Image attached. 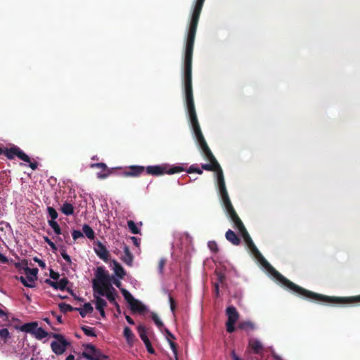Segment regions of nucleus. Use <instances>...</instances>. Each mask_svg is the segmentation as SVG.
Returning a JSON list of instances; mask_svg holds the SVG:
<instances>
[{
  "label": "nucleus",
  "instance_id": "nucleus-56",
  "mask_svg": "<svg viewBox=\"0 0 360 360\" xmlns=\"http://www.w3.org/2000/svg\"><path fill=\"white\" fill-rule=\"evenodd\" d=\"M98 311H99L101 315L104 317L105 316V311H104V309H97Z\"/></svg>",
  "mask_w": 360,
  "mask_h": 360
},
{
  "label": "nucleus",
  "instance_id": "nucleus-51",
  "mask_svg": "<svg viewBox=\"0 0 360 360\" xmlns=\"http://www.w3.org/2000/svg\"><path fill=\"white\" fill-rule=\"evenodd\" d=\"M169 302H170V307L171 310L174 311V302L172 297H169Z\"/></svg>",
  "mask_w": 360,
  "mask_h": 360
},
{
  "label": "nucleus",
  "instance_id": "nucleus-11",
  "mask_svg": "<svg viewBox=\"0 0 360 360\" xmlns=\"http://www.w3.org/2000/svg\"><path fill=\"white\" fill-rule=\"evenodd\" d=\"M2 153H4V155L9 160H12L15 157H18L19 159L26 162H30V157L16 146H13L10 148H6L4 150H3Z\"/></svg>",
  "mask_w": 360,
  "mask_h": 360
},
{
  "label": "nucleus",
  "instance_id": "nucleus-53",
  "mask_svg": "<svg viewBox=\"0 0 360 360\" xmlns=\"http://www.w3.org/2000/svg\"><path fill=\"white\" fill-rule=\"evenodd\" d=\"M126 320L129 324H131V325L134 324V321L129 316H126Z\"/></svg>",
  "mask_w": 360,
  "mask_h": 360
},
{
  "label": "nucleus",
  "instance_id": "nucleus-37",
  "mask_svg": "<svg viewBox=\"0 0 360 360\" xmlns=\"http://www.w3.org/2000/svg\"><path fill=\"white\" fill-rule=\"evenodd\" d=\"M187 173H197L198 174H202V170L198 167L196 165H192L188 169Z\"/></svg>",
  "mask_w": 360,
  "mask_h": 360
},
{
  "label": "nucleus",
  "instance_id": "nucleus-10",
  "mask_svg": "<svg viewBox=\"0 0 360 360\" xmlns=\"http://www.w3.org/2000/svg\"><path fill=\"white\" fill-rule=\"evenodd\" d=\"M226 314L228 317L226 324V330L229 333H233L236 329L234 325L239 318V314L233 306L228 307L226 310Z\"/></svg>",
  "mask_w": 360,
  "mask_h": 360
},
{
  "label": "nucleus",
  "instance_id": "nucleus-20",
  "mask_svg": "<svg viewBox=\"0 0 360 360\" xmlns=\"http://www.w3.org/2000/svg\"><path fill=\"white\" fill-rule=\"evenodd\" d=\"M122 260L127 264L131 266L133 262V255L129 252V249H123V254L122 255Z\"/></svg>",
  "mask_w": 360,
  "mask_h": 360
},
{
  "label": "nucleus",
  "instance_id": "nucleus-22",
  "mask_svg": "<svg viewBox=\"0 0 360 360\" xmlns=\"http://www.w3.org/2000/svg\"><path fill=\"white\" fill-rule=\"evenodd\" d=\"M77 310L79 311V314L82 317H84L86 314H91L94 309L90 303H86L82 308L77 309Z\"/></svg>",
  "mask_w": 360,
  "mask_h": 360
},
{
  "label": "nucleus",
  "instance_id": "nucleus-18",
  "mask_svg": "<svg viewBox=\"0 0 360 360\" xmlns=\"http://www.w3.org/2000/svg\"><path fill=\"white\" fill-rule=\"evenodd\" d=\"M249 347L253 350L255 353H260L263 349V345L262 342L255 338H252L249 340Z\"/></svg>",
  "mask_w": 360,
  "mask_h": 360
},
{
  "label": "nucleus",
  "instance_id": "nucleus-62",
  "mask_svg": "<svg viewBox=\"0 0 360 360\" xmlns=\"http://www.w3.org/2000/svg\"><path fill=\"white\" fill-rule=\"evenodd\" d=\"M3 153V149L1 148H0V155L2 154Z\"/></svg>",
  "mask_w": 360,
  "mask_h": 360
},
{
  "label": "nucleus",
  "instance_id": "nucleus-43",
  "mask_svg": "<svg viewBox=\"0 0 360 360\" xmlns=\"http://www.w3.org/2000/svg\"><path fill=\"white\" fill-rule=\"evenodd\" d=\"M165 262H166V260L163 258H162L160 261H159V264H158V269H159V271L160 274L162 273L163 271V269H164V266L165 265Z\"/></svg>",
  "mask_w": 360,
  "mask_h": 360
},
{
  "label": "nucleus",
  "instance_id": "nucleus-57",
  "mask_svg": "<svg viewBox=\"0 0 360 360\" xmlns=\"http://www.w3.org/2000/svg\"><path fill=\"white\" fill-rule=\"evenodd\" d=\"M51 277L53 279H56L57 278V276H56V274L53 272H51Z\"/></svg>",
  "mask_w": 360,
  "mask_h": 360
},
{
  "label": "nucleus",
  "instance_id": "nucleus-63",
  "mask_svg": "<svg viewBox=\"0 0 360 360\" xmlns=\"http://www.w3.org/2000/svg\"><path fill=\"white\" fill-rule=\"evenodd\" d=\"M216 290H217V292H218L219 288H218V286H217V285L216 286Z\"/></svg>",
  "mask_w": 360,
  "mask_h": 360
},
{
  "label": "nucleus",
  "instance_id": "nucleus-5",
  "mask_svg": "<svg viewBox=\"0 0 360 360\" xmlns=\"http://www.w3.org/2000/svg\"><path fill=\"white\" fill-rule=\"evenodd\" d=\"M230 219L233 221L235 225V227L238 230L239 233L243 238L245 244L248 248H257L254 244L250 236L249 235L248 231L246 230L243 221L237 214L236 212H234L230 214H229Z\"/></svg>",
  "mask_w": 360,
  "mask_h": 360
},
{
  "label": "nucleus",
  "instance_id": "nucleus-60",
  "mask_svg": "<svg viewBox=\"0 0 360 360\" xmlns=\"http://www.w3.org/2000/svg\"><path fill=\"white\" fill-rule=\"evenodd\" d=\"M59 297L62 299H64L65 297V296H63V295H59Z\"/></svg>",
  "mask_w": 360,
  "mask_h": 360
},
{
  "label": "nucleus",
  "instance_id": "nucleus-14",
  "mask_svg": "<svg viewBox=\"0 0 360 360\" xmlns=\"http://www.w3.org/2000/svg\"><path fill=\"white\" fill-rule=\"evenodd\" d=\"M91 168H98L101 169V172L97 173V177L100 179H104L112 174V169H109L103 162L92 163L90 165Z\"/></svg>",
  "mask_w": 360,
  "mask_h": 360
},
{
  "label": "nucleus",
  "instance_id": "nucleus-15",
  "mask_svg": "<svg viewBox=\"0 0 360 360\" xmlns=\"http://www.w3.org/2000/svg\"><path fill=\"white\" fill-rule=\"evenodd\" d=\"M137 329L139 333L140 338L142 340V341L144 342L148 352L150 354H153L155 352V351L150 344V342L148 338L147 337L145 327L142 325H139L138 326Z\"/></svg>",
  "mask_w": 360,
  "mask_h": 360
},
{
  "label": "nucleus",
  "instance_id": "nucleus-13",
  "mask_svg": "<svg viewBox=\"0 0 360 360\" xmlns=\"http://www.w3.org/2000/svg\"><path fill=\"white\" fill-rule=\"evenodd\" d=\"M145 171V167L143 166L139 165H133L128 167L127 169L122 172V176L124 177L132 176L137 177L139 176L141 174Z\"/></svg>",
  "mask_w": 360,
  "mask_h": 360
},
{
  "label": "nucleus",
  "instance_id": "nucleus-50",
  "mask_svg": "<svg viewBox=\"0 0 360 360\" xmlns=\"http://www.w3.org/2000/svg\"><path fill=\"white\" fill-rule=\"evenodd\" d=\"M231 356L233 358V360H241L238 356L236 355V352L234 351H232L231 352Z\"/></svg>",
  "mask_w": 360,
  "mask_h": 360
},
{
  "label": "nucleus",
  "instance_id": "nucleus-35",
  "mask_svg": "<svg viewBox=\"0 0 360 360\" xmlns=\"http://www.w3.org/2000/svg\"><path fill=\"white\" fill-rule=\"evenodd\" d=\"M49 224L50 226L53 229V230L54 231V232L56 234H60V226L58 225V224L55 220H50V221H49Z\"/></svg>",
  "mask_w": 360,
  "mask_h": 360
},
{
  "label": "nucleus",
  "instance_id": "nucleus-6",
  "mask_svg": "<svg viewBox=\"0 0 360 360\" xmlns=\"http://www.w3.org/2000/svg\"><path fill=\"white\" fill-rule=\"evenodd\" d=\"M145 170L148 174L152 176H161L165 174H173L179 173L184 171V169L181 166H173L168 169V165H162L148 166L146 168H145Z\"/></svg>",
  "mask_w": 360,
  "mask_h": 360
},
{
  "label": "nucleus",
  "instance_id": "nucleus-31",
  "mask_svg": "<svg viewBox=\"0 0 360 360\" xmlns=\"http://www.w3.org/2000/svg\"><path fill=\"white\" fill-rule=\"evenodd\" d=\"M127 226H128V228H129V231L133 234H139V233H140V229L138 228L137 225L136 224V223L134 221L129 220L127 221Z\"/></svg>",
  "mask_w": 360,
  "mask_h": 360
},
{
  "label": "nucleus",
  "instance_id": "nucleus-41",
  "mask_svg": "<svg viewBox=\"0 0 360 360\" xmlns=\"http://www.w3.org/2000/svg\"><path fill=\"white\" fill-rule=\"evenodd\" d=\"M152 319L153 320V321L155 322V323L159 327H162L163 326V323L161 321V320L160 319V318L158 317V316L155 314H153L152 315Z\"/></svg>",
  "mask_w": 360,
  "mask_h": 360
},
{
  "label": "nucleus",
  "instance_id": "nucleus-1",
  "mask_svg": "<svg viewBox=\"0 0 360 360\" xmlns=\"http://www.w3.org/2000/svg\"><path fill=\"white\" fill-rule=\"evenodd\" d=\"M200 15H192L187 34L184 58V90L186 104L193 133L201 150L211 163L219 164L202 133L195 111L192 87V60L194 41Z\"/></svg>",
  "mask_w": 360,
  "mask_h": 360
},
{
  "label": "nucleus",
  "instance_id": "nucleus-39",
  "mask_svg": "<svg viewBox=\"0 0 360 360\" xmlns=\"http://www.w3.org/2000/svg\"><path fill=\"white\" fill-rule=\"evenodd\" d=\"M68 284V280L66 278H62L59 281H57V287L58 289L61 290H64L66 288Z\"/></svg>",
  "mask_w": 360,
  "mask_h": 360
},
{
  "label": "nucleus",
  "instance_id": "nucleus-59",
  "mask_svg": "<svg viewBox=\"0 0 360 360\" xmlns=\"http://www.w3.org/2000/svg\"><path fill=\"white\" fill-rule=\"evenodd\" d=\"M49 245H50L51 248H56L53 242H49Z\"/></svg>",
  "mask_w": 360,
  "mask_h": 360
},
{
  "label": "nucleus",
  "instance_id": "nucleus-36",
  "mask_svg": "<svg viewBox=\"0 0 360 360\" xmlns=\"http://www.w3.org/2000/svg\"><path fill=\"white\" fill-rule=\"evenodd\" d=\"M47 211H48L49 215L51 217V220H56L57 219L58 212L53 207H48Z\"/></svg>",
  "mask_w": 360,
  "mask_h": 360
},
{
  "label": "nucleus",
  "instance_id": "nucleus-64",
  "mask_svg": "<svg viewBox=\"0 0 360 360\" xmlns=\"http://www.w3.org/2000/svg\"><path fill=\"white\" fill-rule=\"evenodd\" d=\"M274 358H276V359H278V358L276 355H274Z\"/></svg>",
  "mask_w": 360,
  "mask_h": 360
},
{
  "label": "nucleus",
  "instance_id": "nucleus-2",
  "mask_svg": "<svg viewBox=\"0 0 360 360\" xmlns=\"http://www.w3.org/2000/svg\"><path fill=\"white\" fill-rule=\"evenodd\" d=\"M255 255L257 257L259 262L262 266L269 272V274L283 286L286 287L291 291L296 292L297 294L311 300L323 301V302H337L340 299L335 297H330L323 296L321 295L316 294L309 290H307L296 284L293 283L286 278L283 276L279 272H278L274 268H273L270 264L262 257L259 252L258 249H251Z\"/></svg>",
  "mask_w": 360,
  "mask_h": 360
},
{
  "label": "nucleus",
  "instance_id": "nucleus-28",
  "mask_svg": "<svg viewBox=\"0 0 360 360\" xmlns=\"http://www.w3.org/2000/svg\"><path fill=\"white\" fill-rule=\"evenodd\" d=\"M33 335L36 338L41 340L46 338L48 335V333L42 328L37 327V329H35Z\"/></svg>",
  "mask_w": 360,
  "mask_h": 360
},
{
  "label": "nucleus",
  "instance_id": "nucleus-26",
  "mask_svg": "<svg viewBox=\"0 0 360 360\" xmlns=\"http://www.w3.org/2000/svg\"><path fill=\"white\" fill-rule=\"evenodd\" d=\"M94 297L96 300V309H104L105 307L107 304V302L105 300L100 297L99 296L96 295V293L94 292Z\"/></svg>",
  "mask_w": 360,
  "mask_h": 360
},
{
  "label": "nucleus",
  "instance_id": "nucleus-33",
  "mask_svg": "<svg viewBox=\"0 0 360 360\" xmlns=\"http://www.w3.org/2000/svg\"><path fill=\"white\" fill-rule=\"evenodd\" d=\"M121 292L122 295L124 296L125 300L129 303V304L135 300V299L133 297V296L128 290L125 289H122Z\"/></svg>",
  "mask_w": 360,
  "mask_h": 360
},
{
  "label": "nucleus",
  "instance_id": "nucleus-47",
  "mask_svg": "<svg viewBox=\"0 0 360 360\" xmlns=\"http://www.w3.org/2000/svg\"><path fill=\"white\" fill-rule=\"evenodd\" d=\"M131 240L134 241V244L136 245V246H139V242L141 240L140 238H137L136 237H131Z\"/></svg>",
  "mask_w": 360,
  "mask_h": 360
},
{
  "label": "nucleus",
  "instance_id": "nucleus-40",
  "mask_svg": "<svg viewBox=\"0 0 360 360\" xmlns=\"http://www.w3.org/2000/svg\"><path fill=\"white\" fill-rule=\"evenodd\" d=\"M58 307L60 311L63 312H68L72 310V307L70 305L65 303H60L58 304Z\"/></svg>",
  "mask_w": 360,
  "mask_h": 360
},
{
  "label": "nucleus",
  "instance_id": "nucleus-32",
  "mask_svg": "<svg viewBox=\"0 0 360 360\" xmlns=\"http://www.w3.org/2000/svg\"><path fill=\"white\" fill-rule=\"evenodd\" d=\"M165 331H166V333L167 335V340H168L169 343L170 345V347L172 349L173 352H174L175 355H176L175 344L171 340V339H175V337L167 329H166Z\"/></svg>",
  "mask_w": 360,
  "mask_h": 360
},
{
  "label": "nucleus",
  "instance_id": "nucleus-55",
  "mask_svg": "<svg viewBox=\"0 0 360 360\" xmlns=\"http://www.w3.org/2000/svg\"><path fill=\"white\" fill-rule=\"evenodd\" d=\"M66 360H75V356L72 354H70L67 358Z\"/></svg>",
  "mask_w": 360,
  "mask_h": 360
},
{
  "label": "nucleus",
  "instance_id": "nucleus-21",
  "mask_svg": "<svg viewBox=\"0 0 360 360\" xmlns=\"http://www.w3.org/2000/svg\"><path fill=\"white\" fill-rule=\"evenodd\" d=\"M124 336L126 338L128 345L131 346L134 340V335L129 327L124 328Z\"/></svg>",
  "mask_w": 360,
  "mask_h": 360
},
{
  "label": "nucleus",
  "instance_id": "nucleus-29",
  "mask_svg": "<svg viewBox=\"0 0 360 360\" xmlns=\"http://www.w3.org/2000/svg\"><path fill=\"white\" fill-rule=\"evenodd\" d=\"M131 309L137 311H143L145 310V307L139 301L135 300L131 304Z\"/></svg>",
  "mask_w": 360,
  "mask_h": 360
},
{
  "label": "nucleus",
  "instance_id": "nucleus-23",
  "mask_svg": "<svg viewBox=\"0 0 360 360\" xmlns=\"http://www.w3.org/2000/svg\"><path fill=\"white\" fill-rule=\"evenodd\" d=\"M60 210L67 216L72 215L74 213V207L71 203L65 202L61 207Z\"/></svg>",
  "mask_w": 360,
  "mask_h": 360
},
{
  "label": "nucleus",
  "instance_id": "nucleus-12",
  "mask_svg": "<svg viewBox=\"0 0 360 360\" xmlns=\"http://www.w3.org/2000/svg\"><path fill=\"white\" fill-rule=\"evenodd\" d=\"M84 236L89 240H94L95 238V232L88 224H84L82 226V231L74 230L72 232V236L75 240L79 238L84 239Z\"/></svg>",
  "mask_w": 360,
  "mask_h": 360
},
{
  "label": "nucleus",
  "instance_id": "nucleus-46",
  "mask_svg": "<svg viewBox=\"0 0 360 360\" xmlns=\"http://www.w3.org/2000/svg\"><path fill=\"white\" fill-rule=\"evenodd\" d=\"M29 163H30L29 166L30 167V168L32 169H33V170L37 169V166H38V164L37 162H31L30 161Z\"/></svg>",
  "mask_w": 360,
  "mask_h": 360
},
{
  "label": "nucleus",
  "instance_id": "nucleus-38",
  "mask_svg": "<svg viewBox=\"0 0 360 360\" xmlns=\"http://www.w3.org/2000/svg\"><path fill=\"white\" fill-rule=\"evenodd\" d=\"M239 328L243 330H246L248 328L253 329L254 324L250 321H245L239 325Z\"/></svg>",
  "mask_w": 360,
  "mask_h": 360
},
{
  "label": "nucleus",
  "instance_id": "nucleus-54",
  "mask_svg": "<svg viewBox=\"0 0 360 360\" xmlns=\"http://www.w3.org/2000/svg\"><path fill=\"white\" fill-rule=\"evenodd\" d=\"M113 283L118 288L120 286L121 284L120 281L118 280H114Z\"/></svg>",
  "mask_w": 360,
  "mask_h": 360
},
{
  "label": "nucleus",
  "instance_id": "nucleus-7",
  "mask_svg": "<svg viewBox=\"0 0 360 360\" xmlns=\"http://www.w3.org/2000/svg\"><path fill=\"white\" fill-rule=\"evenodd\" d=\"M25 276L17 277L18 280L26 287L33 288L37 278L38 269L36 268L30 269L29 267L24 268Z\"/></svg>",
  "mask_w": 360,
  "mask_h": 360
},
{
  "label": "nucleus",
  "instance_id": "nucleus-58",
  "mask_svg": "<svg viewBox=\"0 0 360 360\" xmlns=\"http://www.w3.org/2000/svg\"><path fill=\"white\" fill-rule=\"evenodd\" d=\"M97 245H98V248H105V246H103V244H102L101 242H99V241H98V242H97Z\"/></svg>",
  "mask_w": 360,
  "mask_h": 360
},
{
  "label": "nucleus",
  "instance_id": "nucleus-27",
  "mask_svg": "<svg viewBox=\"0 0 360 360\" xmlns=\"http://www.w3.org/2000/svg\"><path fill=\"white\" fill-rule=\"evenodd\" d=\"M37 327L38 326H37V323H30L25 324L22 328V330H24L27 333H30L32 334H34V330H35V329H37Z\"/></svg>",
  "mask_w": 360,
  "mask_h": 360
},
{
  "label": "nucleus",
  "instance_id": "nucleus-52",
  "mask_svg": "<svg viewBox=\"0 0 360 360\" xmlns=\"http://www.w3.org/2000/svg\"><path fill=\"white\" fill-rule=\"evenodd\" d=\"M216 246H217V244L214 241H210L208 243V248H216Z\"/></svg>",
  "mask_w": 360,
  "mask_h": 360
},
{
  "label": "nucleus",
  "instance_id": "nucleus-8",
  "mask_svg": "<svg viewBox=\"0 0 360 360\" xmlns=\"http://www.w3.org/2000/svg\"><path fill=\"white\" fill-rule=\"evenodd\" d=\"M193 245V238L188 233L176 232L174 234L173 248H189Z\"/></svg>",
  "mask_w": 360,
  "mask_h": 360
},
{
  "label": "nucleus",
  "instance_id": "nucleus-3",
  "mask_svg": "<svg viewBox=\"0 0 360 360\" xmlns=\"http://www.w3.org/2000/svg\"><path fill=\"white\" fill-rule=\"evenodd\" d=\"M93 288L95 293L101 292L106 289H111V278L108 272L102 267H98L96 279L93 281Z\"/></svg>",
  "mask_w": 360,
  "mask_h": 360
},
{
  "label": "nucleus",
  "instance_id": "nucleus-25",
  "mask_svg": "<svg viewBox=\"0 0 360 360\" xmlns=\"http://www.w3.org/2000/svg\"><path fill=\"white\" fill-rule=\"evenodd\" d=\"M97 255L104 260L105 262H107L110 259V255L108 251V249H94Z\"/></svg>",
  "mask_w": 360,
  "mask_h": 360
},
{
  "label": "nucleus",
  "instance_id": "nucleus-9",
  "mask_svg": "<svg viewBox=\"0 0 360 360\" xmlns=\"http://www.w3.org/2000/svg\"><path fill=\"white\" fill-rule=\"evenodd\" d=\"M55 340L51 344L52 351L57 355L62 354L65 352L69 342L59 334L54 335Z\"/></svg>",
  "mask_w": 360,
  "mask_h": 360
},
{
  "label": "nucleus",
  "instance_id": "nucleus-17",
  "mask_svg": "<svg viewBox=\"0 0 360 360\" xmlns=\"http://www.w3.org/2000/svg\"><path fill=\"white\" fill-rule=\"evenodd\" d=\"M89 349H90V354H86V357L90 360H102L103 359H105L106 356L105 355L101 354L93 346H89Z\"/></svg>",
  "mask_w": 360,
  "mask_h": 360
},
{
  "label": "nucleus",
  "instance_id": "nucleus-42",
  "mask_svg": "<svg viewBox=\"0 0 360 360\" xmlns=\"http://www.w3.org/2000/svg\"><path fill=\"white\" fill-rule=\"evenodd\" d=\"M9 337V331L7 328H3L0 330V338L3 340H6Z\"/></svg>",
  "mask_w": 360,
  "mask_h": 360
},
{
  "label": "nucleus",
  "instance_id": "nucleus-16",
  "mask_svg": "<svg viewBox=\"0 0 360 360\" xmlns=\"http://www.w3.org/2000/svg\"><path fill=\"white\" fill-rule=\"evenodd\" d=\"M102 292L103 293L99 292L97 294L99 296H105L110 303L115 304L117 307H119L118 304L115 301L116 293L115 290L113 287L111 289H106L105 290H103Z\"/></svg>",
  "mask_w": 360,
  "mask_h": 360
},
{
  "label": "nucleus",
  "instance_id": "nucleus-4",
  "mask_svg": "<svg viewBox=\"0 0 360 360\" xmlns=\"http://www.w3.org/2000/svg\"><path fill=\"white\" fill-rule=\"evenodd\" d=\"M217 175V183H218V187H219V191L221 198V200L223 201V204L224 206V208L226 211V213L229 214L236 212L231 200L229 198L228 191L226 188L225 181H224V176L223 174L222 169H220L218 171Z\"/></svg>",
  "mask_w": 360,
  "mask_h": 360
},
{
  "label": "nucleus",
  "instance_id": "nucleus-61",
  "mask_svg": "<svg viewBox=\"0 0 360 360\" xmlns=\"http://www.w3.org/2000/svg\"><path fill=\"white\" fill-rule=\"evenodd\" d=\"M59 297L62 299H64L65 297V296H63V295H59Z\"/></svg>",
  "mask_w": 360,
  "mask_h": 360
},
{
  "label": "nucleus",
  "instance_id": "nucleus-34",
  "mask_svg": "<svg viewBox=\"0 0 360 360\" xmlns=\"http://www.w3.org/2000/svg\"><path fill=\"white\" fill-rule=\"evenodd\" d=\"M82 330H83L85 335L91 337H96L94 328L85 326L82 327Z\"/></svg>",
  "mask_w": 360,
  "mask_h": 360
},
{
  "label": "nucleus",
  "instance_id": "nucleus-48",
  "mask_svg": "<svg viewBox=\"0 0 360 360\" xmlns=\"http://www.w3.org/2000/svg\"><path fill=\"white\" fill-rule=\"evenodd\" d=\"M0 262L2 263L8 262V259L1 253H0Z\"/></svg>",
  "mask_w": 360,
  "mask_h": 360
},
{
  "label": "nucleus",
  "instance_id": "nucleus-49",
  "mask_svg": "<svg viewBox=\"0 0 360 360\" xmlns=\"http://www.w3.org/2000/svg\"><path fill=\"white\" fill-rule=\"evenodd\" d=\"M46 282L49 283L54 288L58 289L57 281L54 282V281H49V280H46Z\"/></svg>",
  "mask_w": 360,
  "mask_h": 360
},
{
  "label": "nucleus",
  "instance_id": "nucleus-30",
  "mask_svg": "<svg viewBox=\"0 0 360 360\" xmlns=\"http://www.w3.org/2000/svg\"><path fill=\"white\" fill-rule=\"evenodd\" d=\"M114 271H115V274H116V276H117L120 278H122L125 275L124 270L117 262L114 263Z\"/></svg>",
  "mask_w": 360,
  "mask_h": 360
},
{
  "label": "nucleus",
  "instance_id": "nucleus-19",
  "mask_svg": "<svg viewBox=\"0 0 360 360\" xmlns=\"http://www.w3.org/2000/svg\"><path fill=\"white\" fill-rule=\"evenodd\" d=\"M226 238L233 245H238L240 240L239 237L231 229H229L225 234Z\"/></svg>",
  "mask_w": 360,
  "mask_h": 360
},
{
  "label": "nucleus",
  "instance_id": "nucleus-44",
  "mask_svg": "<svg viewBox=\"0 0 360 360\" xmlns=\"http://www.w3.org/2000/svg\"><path fill=\"white\" fill-rule=\"evenodd\" d=\"M61 255L67 262H70V257L64 250L61 252Z\"/></svg>",
  "mask_w": 360,
  "mask_h": 360
},
{
  "label": "nucleus",
  "instance_id": "nucleus-24",
  "mask_svg": "<svg viewBox=\"0 0 360 360\" xmlns=\"http://www.w3.org/2000/svg\"><path fill=\"white\" fill-rule=\"evenodd\" d=\"M201 168L206 171L217 172V174L218 173V171L221 169L219 164L215 165L214 163L211 162L210 164H202L201 165Z\"/></svg>",
  "mask_w": 360,
  "mask_h": 360
},
{
  "label": "nucleus",
  "instance_id": "nucleus-45",
  "mask_svg": "<svg viewBox=\"0 0 360 360\" xmlns=\"http://www.w3.org/2000/svg\"><path fill=\"white\" fill-rule=\"evenodd\" d=\"M34 261L38 262L39 265L41 267V268H45L46 267V264L44 263V262H43L42 260L35 257L34 259Z\"/></svg>",
  "mask_w": 360,
  "mask_h": 360
}]
</instances>
